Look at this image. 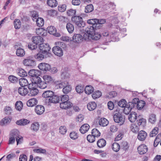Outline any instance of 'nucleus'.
<instances>
[{"mask_svg":"<svg viewBox=\"0 0 161 161\" xmlns=\"http://www.w3.org/2000/svg\"><path fill=\"white\" fill-rule=\"evenodd\" d=\"M42 78L43 81L40 78L39 81L37 85V86L41 89L46 88L48 85L52 84L53 82V78L50 75H45Z\"/></svg>","mask_w":161,"mask_h":161,"instance_id":"nucleus-1","label":"nucleus"},{"mask_svg":"<svg viewBox=\"0 0 161 161\" xmlns=\"http://www.w3.org/2000/svg\"><path fill=\"white\" fill-rule=\"evenodd\" d=\"M60 107L63 109H67L71 108L73 105L72 103L69 101V97L67 95H61L59 97Z\"/></svg>","mask_w":161,"mask_h":161,"instance_id":"nucleus-2","label":"nucleus"},{"mask_svg":"<svg viewBox=\"0 0 161 161\" xmlns=\"http://www.w3.org/2000/svg\"><path fill=\"white\" fill-rule=\"evenodd\" d=\"M41 74L40 71L38 70L32 69L28 72L29 75L31 76V80L33 83L36 85L39 81L40 77H39Z\"/></svg>","mask_w":161,"mask_h":161,"instance_id":"nucleus-3","label":"nucleus"},{"mask_svg":"<svg viewBox=\"0 0 161 161\" xmlns=\"http://www.w3.org/2000/svg\"><path fill=\"white\" fill-rule=\"evenodd\" d=\"M19 132L17 129L12 130L10 132V136L15 138L17 145L21 144L23 141V137L19 135Z\"/></svg>","mask_w":161,"mask_h":161,"instance_id":"nucleus-4","label":"nucleus"},{"mask_svg":"<svg viewBox=\"0 0 161 161\" xmlns=\"http://www.w3.org/2000/svg\"><path fill=\"white\" fill-rule=\"evenodd\" d=\"M71 19L73 23L79 27H83L85 26V23L80 16H75L72 17Z\"/></svg>","mask_w":161,"mask_h":161,"instance_id":"nucleus-5","label":"nucleus"},{"mask_svg":"<svg viewBox=\"0 0 161 161\" xmlns=\"http://www.w3.org/2000/svg\"><path fill=\"white\" fill-rule=\"evenodd\" d=\"M101 37L105 42H110L111 41H114V35L112 34L109 35L108 31H104L101 34Z\"/></svg>","mask_w":161,"mask_h":161,"instance_id":"nucleus-6","label":"nucleus"},{"mask_svg":"<svg viewBox=\"0 0 161 161\" xmlns=\"http://www.w3.org/2000/svg\"><path fill=\"white\" fill-rule=\"evenodd\" d=\"M114 121L117 123H119L120 125H123L125 121V118L121 113L117 112L114 115Z\"/></svg>","mask_w":161,"mask_h":161,"instance_id":"nucleus-7","label":"nucleus"},{"mask_svg":"<svg viewBox=\"0 0 161 161\" xmlns=\"http://www.w3.org/2000/svg\"><path fill=\"white\" fill-rule=\"evenodd\" d=\"M46 101V103H58L59 101V97L58 96L55 95L54 93L53 92L51 95L49 96V97L47 99Z\"/></svg>","mask_w":161,"mask_h":161,"instance_id":"nucleus-8","label":"nucleus"},{"mask_svg":"<svg viewBox=\"0 0 161 161\" xmlns=\"http://www.w3.org/2000/svg\"><path fill=\"white\" fill-rule=\"evenodd\" d=\"M96 27H94L93 26H91V25H89L85 29V31L86 33L84 35V37H85V36H87L85 38L86 39L87 38H88L91 37L93 34L94 33L95 30L96 29Z\"/></svg>","mask_w":161,"mask_h":161,"instance_id":"nucleus-9","label":"nucleus"},{"mask_svg":"<svg viewBox=\"0 0 161 161\" xmlns=\"http://www.w3.org/2000/svg\"><path fill=\"white\" fill-rule=\"evenodd\" d=\"M34 83L32 82L29 84L28 86V88L30 92L28 95L32 96L36 95L39 92L38 90L34 86Z\"/></svg>","mask_w":161,"mask_h":161,"instance_id":"nucleus-10","label":"nucleus"},{"mask_svg":"<svg viewBox=\"0 0 161 161\" xmlns=\"http://www.w3.org/2000/svg\"><path fill=\"white\" fill-rule=\"evenodd\" d=\"M39 48L41 52H42L43 54H47L48 53L51 48L48 44L41 43L40 44Z\"/></svg>","mask_w":161,"mask_h":161,"instance_id":"nucleus-11","label":"nucleus"},{"mask_svg":"<svg viewBox=\"0 0 161 161\" xmlns=\"http://www.w3.org/2000/svg\"><path fill=\"white\" fill-rule=\"evenodd\" d=\"M24 64L26 66H33L35 65V61L32 57L29 56L26 58L23 61Z\"/></svg>","mask_w":161,"mask_h":161,"instance_id":"nucleus-12","label":"nucleus"},{"mask_svg":"<svg viewBox=\"0 0 161 161\" xmlns=\"http://www.w3.org/2000/svg\"><path fill=\"white\" fill-rule=\"evenodd\" d=\"M53 53L56 55L61 57L63 54V52L61 48L58 46L53 47L52 48Z\"/></svg>","mask_w":161,"mask_h":161,"instance_id":"nucleus-13","label":"nucleus"},{"mask_svg":"<svg viewBox=\"0 0 161 161\" xmlns=\"http://www.w3.org/2000/svg\"><path fill=\"white\" fill-rule=\"evenodd\" d=\"M38 67L39 69L44 71H49L51 69L49 64L44 63H40L38 65Z\"/></svg>","mask_w":161,"mask_h":161,"instance_id":"nucleus-14","label":"nucleus"},{"mask_svg":"<svg viewBox=\"0 0 161 161\" xmlns=\"http://www.w3.org/2000/svg\"><path fill=\"white\" fill-rule=\"evenodd\" d=\"M147 136V133L144 130H141L138 133L137 138L140 141H144Z\"/></svg>","mask_w":161,"mask_h":161,"instance_id":"nucleus-15","label":"nucleus"},{"mask_svg":"<svg viewBox=\"0 0 161 161\" xmlns=\"http://www.w3.org/2000/svg\"><path fill=\"white\" fill-rule=\"evenodd\" d=\"M31 41L33 43L37 45L43 42V38L39 36H34L31 38Z\"/></svg>","mask_w":161,"mask_h":161,"instance_id":"nucleus-16","label":"nucleus"},{"mask_svg":"<svg viewBox=\"0 0 161 161\" xmlns=\"http://www.w3.org/2000/svg\"><path fill=\"white\" fill-rule=\"evenodd\" d=\"M35 111L37 114L41 115L44 112L45 108L42 105H37L35 108Z\"/></svg>","mask_w":161,"mask_h":161,"instance_id":"nucleus-17","label":"nucleus"},{"mask_svg":"<svg viewBox=\"0 0 161 161\" xmlns=\"http://www.w3.org/2000/svg\"><path fill=\"white\" fill-rule=\"evenodd\" d=\"M83 37L82 36L79 34H75L73 36L74 42L76 43H79L82 41Z\"/></svg>","mask_w":161,"mask_h":161,"instance_id":"nucleus-18","label":"nucleus"},{"mask_svg":"<svg viewBox=\"0 0 161 161\" xmlns=\"http://www.w3.org/2000/svg\"><path fill=\"white\" fill-rule=\"evenodd\" d=\"M137 124L139 126L142 125L144 126L146 125V120L145 119L142 118V116L139 115L137 117Z\"/></svg>","mask_w":161,"mask_h":161,"instance_id":"nucleus-19","label":"nucleus"},{"mask_svg":"<svg viewBox=\"0 0 161 161\" xmlns=\"http://www.w3.org/2000/svg\"><path fill=\"white\" fill-rule=\"evenodd\" d=\"M11 121L10 117H6L3 119L0 122V125L2 126L8 124Z\"/></svg>","mask_w":161,"mask_h":161,"instance_id":"nucleus-20","label":"nucleus"},{"mask_svg":"<svg viewBox=\"0 0 161 161\" xmlns=\"http://www.w3.org/2000/svg\"><path fill=\"white\" fill-rule=\"evenodd\" d=\"M137 150L140 154H143L147 152V148L146 145H141L138 147Z\"/></svg>","mask_w":161,"mask_h":161,"instance_id":"nucleus-21","label":"nucleus"},{"mask_svg":"<svg viewBox=\"0 0 161 161\" xmlns=\"http://www.w3.org/2000/svg\"><path fill=\"white\" fill-rule=\"evenodd\" d=\"M18 91L19 94L22 96H25L29 93L27 88L25 87H19Z\"/></svg>","mask_w":161,"mask_h":161,"instance_id":"nucleus-22","label":"nucleus"},{"mask_svg":"<svg viewBox=\"0 0 161 161\" xmlns=\"http://www.w3.org/2000/svg\"><path fill=\"white\" fill-rule=\"evenodd\" d=\"M137 118V114L135 112H132L128 116V119L131 122H134Z\"/></svg>","mask_w":161,"mask_h":161,"instance_id":"nucleus-23","label":"nucleus"},{"mask_svg":"<svg viewBox=\"0 0 161 161\" xmlns=\"http://www.w3.org/2000/svg\"><path fill=\"white\" fill-rule=\"evenodd\" d=\"M89 128V125L87 124H85L81 126L80 131L81 133L84 134L88 131Z\"/></svg>","mask_w":161,"mask_h":161,"instance_id":"nucleus-24","label":"nucleus"},{"mask_svg":"<svg viewBox=\"0 0 161 161\" xmlns=\"http://www.w3.org/2000/svg\"><path fill=\"white\" fill-rule=\"evenodd\" d=\"M30 121L25 119H21L17 121L16 123L19 125H25L29 124Z\"/></svg>","mask_w":161,"mask_h":161,"instance_id":"nucleus-25","label":"nucleus"},{"mask_svg":"<svg viewBox=\"0 0 161 161\" xmlns=\"http://www.w3.org/2000/svg\"><path fill=\"white\" fill-rule=\"evenodd\" d=\"M37 103V101L36 98H31L27 102V105L28 107H32L36 105Z\"/></svg>","mask_w":161,"mask_h":161,"instance_id":"nucleus-26","label":"nucleus"},{"mask_svg":"<svg viewBox=\"0 0 161 161\" xmlns=\"http://www.w3.org/2000/svg\"><path fill=\"white\" fill-rule=\"evenodd\" d=\"M39 126L40 125L38 122H34L31 124L30 128L33 131H36L39 130Z\"/></svg>","mask_w":161,"mask_h":161,"instance_id":"nucleus-27","label":"nucleus"},{"mask_svg":"<svg viewBox=\"0 0 161 161\" xmlns=\"http://www.w3.org/2000/svg\"><path fill=\"white\" fill-rule=\"evenodd\" d=\"M17 72L19 75L22 77L26 76L27 75V72L21 68H19L17 70Z\"/></svg>","mask_w":161,"mask_h":161,"instance_id":"nucleus-28","label":"nucleus"},{"mask_svg":"<svg viewBox=\"0 0 161 161\" xmlns=\"http://www.w3.org/2000/svg\"><path fill=\"white\" fill-rule=\"evenodd\" d=\"M106 141L103 138L98 140L97 142V146L99 148L104 147L106 145Z\"/></svg>","mask_w":161,"mask_h":161,"instance_id":"nucleus-29","label":"nucleus"},{"mask_svg":"<svg viewBox=\"0 0 161 161\" xmlns=\"http://www.w3.org/2000/svg\"><path fill=\"white\" fill-rule=\"evenodd\" d=\"M19 84L21 86V87H25L28 86L29 83L28 80L25 78H21L19 80Z\"/></svg>","mask_w":161,"mask_h":161,"instance_id":"nucleus-30","label":"nucleus"},{"mask_svg":"<svg viewBox=\"0 0 161 161\" xmlns=\"http://www.w3.org/2000/svg\"><path fill=\"white\" fill-rule=\"evenodd\" d=\"M157 120L156 115L154 114H151L149 115L148 121L152 124H154Z\"/></svg>","mask_w":161,"mask_h":161,"instance_id":"nucleus-31","label":"nucleus"},{"mask_svg":"<svg viewBox=\"0 0 161 161\" xmlns=\"http://www.w3.org/2000/svg\"><path fill=\"white\" fill-rule=\"evenodd\" d=\"M97 107V104L95 102H91L87 104V108L90 111L95 109Z\"/></svg>","mask_w":161,"mask_h":161,"instance_id":"nucleus-32","label":"nucleus"},{"mask_svg":"<svg viewBox=\"0 0 161 161\" xmlns=\"http://www.w3.org/2000/svg\"><path fill=\"white\" fill-rule=\"evenodd\" d=\"M99 124L101 126H105L108 124V121L105 118H102L99 120Z\"/></svg>","mask_w":161,"mask_h":161,"instance_id":"nucleus-33","label":"nucleus"},{"mask_svg":"<svg viewBox=\"0 0 161 161\" xmlns=\"http://www.w3.org/2000/svg\"><path fill=\"white\" fill-rule=\"evenodd\" d=\"M16 53L17 56L22 57L25 55V52L23 48H19L17 49Z\"/></svg>","mask_w":161,"mask_h":161,"instance_id":"nucleus-34","label":"nucleus"},{"mask_svg":"<svg viewBox=\"0 0 161 161\" xmlns=\"http://www.w3.org/2000/svg\"><path fill=\"white\" fill-rule=\"evenodd\" d=\"M98 21V19H94L88 20L87 21V22L89 24L91 25V26H93L94 27L96 28Z\"/></svg>","mask_w":161,"mask_h":161,"instance_id":"nucleus-35","label":"nucleus"},{"mask_svg":"<svg viewBox=\"0 0 161 161\" xmlns=\"http://www.w3.org/2000/svg\"><path fill=\"white\" fill-rule=\"evenodd\" d=\"M145 102L142 100H139L137 104L136 105V107L137 109L141 110L142 109L145 105Z\"/></svg>","mask_w":161,"mask_h":161,"instance_id":"nucleus-36","label":"nucleus"},{"mask_svg":"<svg viewBox=\"0 0 161 161\" xmlns=\"http://www.w3.org/2000/svg\"><path fill=\"white\" fill-rule=\"evenodd\" d=\"M66 28L69 33H72L74 30V25L70 23H68L66 24Z\"/></svg>","mask_w":161,"mask_h":161,"instance_id":"nucleus-37","label":"nucleus"},{"mask_svg":"<svg viewBox=\"0 0 161 161\" xmlns=\"http://www.w3.org/2000/svg\"><path fill=\"white\" fill-rule=\"evenodd\" d=\"M42 52H39L34 56L35 58L38 61L42 60L44 58V55Z\"/></svg>","mask_w":161,"mask_h":161,"instance_id":"nucleus-38","label":"nucleus"},{"mask_svg":"<svg viewBox=\"0 0 161 161\" xmlns=\"http://www.w3.org/2000/svg\"><path fill=\"white\" fill-rule=\"evenodd\" d=\"M93 87L91 86H87L85 87V92L86 94H90L92 93L93 91Z\"/></svg>","mask_w":161,"mask_h":161,"instance_id":"nucleus-39","label":"nucleus"},{"mask_svg":"<svg viewBox=\"0 0 161 161\" xmlns=\"http://www.w3.org/2000/svg\"><path fill=\"white\" fill-rule=\"evenodd\" d=\"M129 105V104L128 103L124 107V108L123 112L126 114H128L130 112L132 108H133L131 106Z\"/></svg>","mask_w":161,"mask_h":161,"instance_id":"nucleus-40","label":"nucleus"},{"mask_svg":"<svg viewBox=\"0 0 161 161\" xmlns=\"http://www.w3.org/2000/svg\"><path fill=\"white\" fill-rule=\"evenodd\" d=\"M139 101V99L137 98H135L132 100V102H130L128 103L129 105L131 106L133 108L135 107Z\"/></svg>","mask_w":161,"mask_h":161,"instance_id":"nucleus-41","label":"nucleus"},{"mask_svg":"<svg viewBox=\"0 0 161 161\" xmlns=\"http://www.w3.org/2000/svg\"><path fill=\"white\" fill-rule=\"evenodd\" d=\"M101 36V34L100 33L94 31V33L90 37L93 40H97L100 39Z\"/></svg>","mask_w":161,"mask_h":161,"instance_id":"nucleus-42","label":"nucleus"},{"mask_svg":"<svg viewBox=\"0 0 161 161\" xmlns=\"http://www.w3.org/2000/svg\"><path fill=\"white\" fill-rule=\"evenodd\" d=\"M47 4L49 6L52 7H55L58 4L56 0H47Z\"/></svg>","mask_w":161,"mask_h":161,"instance_id":"nucleus-43","label":"nucleus"},{"mask_svg":"<svg viewBox=\"0 0 161 161\" xmlns=\"http://www.w3.org/2000/svg\"><path fill=\"white\" fill-rule=\"evenodd\" d=\"M94 10V7L92 4L87 5L85 8V12L88 13L92 12Z\"/></svg>","mask_w":161,"mask_h":161,"instance_id":"nucleus-44","label":"nucleus"},{"mask_svg":"<svg viewBox=\"0 0 161 161\" xmlns=\"http://www.w3.org/2000/svg\"><path fill=\"white\" fill-rule=\"evenodd\" d=\"M8 79L10 82L13 83H17L18 80V78L13 75H9L8 77Z\"/></svg>","mask_w":161,"mask_h":161,"instance_id":"nucleus-45","label":"nucleus"},{"mask_svg":"<svg viewBox=\"0 0 161 161\" xmlns=\"http://www.w3.org/2000/svg\"><path fill=\"white\" fill-rule=\"evenodd\" d=\"M71 89V86L69 85L68 82V85L65 86L63 89L62 91L64 94H67L70 92Z\"/></svg>","mask_w":161,"mask_h":161,"instance_id":"nucleus-46","label":"nucleus"},{"mask_svg":"<svg viewBox=\"0 0 161 161\" xmlns=\"http://www.w3.org/2000/svg\"><path fill=\"white\" fill-rule=\"evenodd\" d=\"M112 147L114 151L118 152L119 150L120 146L119 143L117 142H114L112 144Z\"/></svg>","mask_w":161,"mask_h":161,"instance_id":"nucleus-47","label":"nucleus"},{"mask_svg":"<svg viewBox=\"0 0 161 161\" xmlns=\"http://www.w3.org/2000/svg\"><path fill=\"white\" fill-rule=\"evenodd\" d=\"M130 129L131 131L132 132L135 133L138 132L139 130V126L134 124H133L131 125Z\"/></svg>","mask_w":161,"mask_h":161,"instance_id":"nucleus-48","label":"nucleus"},{"mask_svg":"<svg viewBox=\"0 0 161 161\" xmlns=\"http://www.w3.org/2000/svg\"><path fill=\"white\" fill-rule=\"evenodd\" d=\"M44 24V20L42 18H38L36 20V24L37 26L42 27Z\"/></svg>","mask_w":161,"mask_h":161,"instance_id":"nucleus-49","label":"nucleus"},{"mask_svg":"<svg viewBox=\"0 0 161 161\" xmlns=\"http://www.w3.org/2000/svg\"><path fill=\"white\" fill-rule=\"evenodd\" d=\"M53 91L50 90H48L44 91L42 94V97L46 98V100L52 94Z\"/></svg>","mask_w":161,"mask_h":161,"instance_id":"nucleus-50","label":"nucleus"},{"mask_svg":"<svg viewBox=\"0 0 161 161\" xmlns=\"http://www.w3.org/2000/svg\"><path fill=\"white\" fill-rule=\"evenodd\" d=\"M47 30L48 33L50 34L54 35L56 32V28L54 26H52L48 27Z\"/></svg>","mask_w":161,"mask_h":161,"instance_id":"nucleus-51","label":"nucleus"},{"mask_svg":"<svg viewBox=\"0 0 161 161\" xmlns=\"http://www.w3.org/2000/svg\"><path fill=\"white\" fill-rule=\"evenodd\" d=\"M68 82L67 81L63 82H62L59 83L58 81H56L55 83L57 84V86L60 88L64 87L65 86L68 85Z\"/></svg>","mask_w":161,"mask_h":161,"instance_id":"nucleus-52","label":"nucleus"},{"mask_svg":"<svg viewBox=\"0 0 161 161\" xmlns=\"http://www.w3.org/2000/svg\"><path fill=\"white\" fill-rule=\"evenodd\" d=\"M14 25L15 29H19L21 27V22L20 20L17 19H16L14 21Z\"/></svg>","mask_w":161,"mask_h":161,"instance_id":"nucleus-53","label":"nucleus"},{"mask_svg":"<svg viewBox=\"0 0 161 161\" xmlns=\"http://www.w3.org/2000/svg\"><path fill=\"white\" fill-rule=\"evenodd\" d=\"M91 133L92 135L95 136V137H98L101 134L100 132L96 128H94L92 130Z\"/></svg>","mask_w":161,"mask_h":161,"instance_id":"nucleus-54","label":"nucleus"},{"mask_svg":"<svg viewBox=\"0 0 161 161\" xmlns=\"http://www.w3.org/2000/svg\"><path fill=\"white\" fill-rule=\"evenodd\" d=\"M101 92L100 91H97L93 93L92 96L94 99H96L99 97L101 96Z\"/></svg>","mask_w":161,"mask_h":161,"instance_id":"nucleus-55","label":"nucleus"},{"mask_svg":"<svg viewBox=\"0 0 161 161\" xmlns=\"http://www.w3.org/2000/svg\"><path fill=\"white\" fill-rule=\"evenodd\" d=\"M15 106L16 109L20 111L21 110L23 107V103L20 101H18L16 103Z\"/></svg>","mask_w":161,"mask_h":161,"instance_id":"nucleus-56","label":"nucleus"},{"mask_svg":"<svg viewBox=\"0 0 161 161\" xmlns=\"http://www.w3.org/2000/svg\"><path fill=\"white\" fill-rule=\"evenodd\" d=\"M158 127L154 128L150 134V136L153 137L155 136L158 133Z\"/></svg>","mask_w":161,"mask_h":161,"instance_id":"nucleus-57","label":"nucleus"},{"mask_svg":"<svg viewBox=\"0 0 161 161\" xmlns=\"http://www.w3.org/2000/svg\"><path fill=\"white\" fill-rule=\"evenodd\" d=\"M4 111L5 114L8 115H11L12 112V108L11 107L9 106L5 107L4 109Z\"/></svg>","mask_w":161,"mask_h":161,"instance_id":"nucleus-58","label":"nucleus"},{"mask_svg":"<svg viewBox=\"0 0 161 161\" xmlns=\"http://www.w3.org/2000/svg\"><path fill=\"white\" fill-rule=\"evenodd\" d=\"M69 136L71 139L75 140L78 138V135L76 132L73 131L70 133Z\"/></svg>","mask_w":161,"mask_h":161,"instance_id":"nucleus-59","label":"nucleus"},{"mask_svg":"<svg viewBox=\"0 0 161 161\" xmlns=\"http://www.w3.org/2000/svg\"><path fill=\"white\" fill-rule=\"evenodd\" d=\"M127 104L126 101L124 99H121L118 103V105L122 108H124Z\"/></svg>","mask_w":161,"mask_h":161,"instance_id":"nucleus-60","label":"nucleus"},{"mask_svg":"<svg viewBox=\"0 0 161 161\" xmlns=\"http://www.w3.org/2000/svg\"><path fill=\"white\" fill-rule=\"evenodd\" d=\"M121 148L124 150H127L129 147V146L128 142H122L121 144Z\"/></svg>","mask_w":161,"mask_h":161,"instance_id":"nucleus-61","label":"nucleus"},{"mask_svg":"<svg viewBox=\"0 0 161 161\" xmlns=\"http://www.w3.org/2000/svg\"><path fill=\"white\" fill-rule=\"evenodd\" d=\"M87 140L90 142H93L95 140V137L92 134L89 135L87 136Z\"/></svg>","mask_w":161,"mask_h":161,"instance_id":"nucleus-62","label":"nucleus"},{"mask_svg":"<svg viewBox=\"0 0 161 161\" xmlns=\"http://www.w3.org/2000/svg\"><path fill=\"white\" fill-rule=\"evenodd\" d=\"M15 153H12L8 155L6 157V161H11V160L15 157Z\"/></svg>","mask_w":161,"mask_h":161,"instance_id":"nucleus-63","label":"nucleus"},{"mask_svg":"<svg viewBox=\"0 0 161 161\" xmlns=\"http://www.w3.org/2000/svg\"><path fill=\"white\" fill-rule=\"evenodd\" d=\"M76 92L78 93H82L84 90L83 86L82 85H78L76 86L75 88Z\"/></svg>","mask_w":161,"mask_h":161,"instance_id":"nucleus-64","label":"nucleus"}]
</instances>
